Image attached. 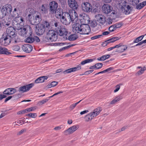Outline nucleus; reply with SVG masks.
Instances as JSON below:
<instances>
[{"instance_id": "1", "label": "nucleus", "mask_w": 146, "mask_h": 146, "mask_svg": "<svg viewBox=\"0 0 146 146\" xmlns=\"http://www.w3.org/2000/svg\"><path fill=\"white\" fill-rule=\"evenodd\" d=\"M72 28L74 33L81 35L88 34L91 31L90 27L87 24L76 23L72 25Z\"/></svg>"}, {"instance_id": "2", "label": "nucleus", "mask_w": 146, "mask_h": 146, "mask_svg": "<svg viewBox=\"0 0 146 146\" xmlns=\"http://www.w3.org/2000/svg\"><path fill=\"white\" fill-rule=\"evenodd\" d=\"M102 110V108L100 107L95 109L93 111L85 116L84 117L85 121L86 122L91 121L94 117L99 115Z\"/></svg>"}, {"instance_id": "3", "label": "nucleus", "mask_w": 146, "mask_h": 146, "mask_svg": "<svg viewBox=\"0 0 146 146\" xmlns=\"http://www.w3.org/2000/svg\"><path fill=\"white\" fill-rule=\"evenodd\" d=\"M24 23L23 18L20 16L15 17L13 21V25L18 30L21 29Z\"/></svg>"}, {"instance_id": "4", "label": "nucleus", "mask_w": 146, "mask_h": 146, "mask_svg": "<svg viewBox=\"0 0 146 146\" xmlns=\"http://www.w3.org/2000/svg\"><path fill=\"white\" fill-rule=\"evenodd\" d=\"M1 39L3 41L4 45L5 46L8 45L11 42L13 43H17L19 41V40H15V38H11L6 33L3 34Z\"/></svg>"}, {"instance_id": "5", "label": "nucleus", "mask_w": 146, "mask_h": 146, "mask_svg": "<svg viewBox=\"0 0 146 146\" xmlns=\"http://www.w3.org/2000/svg\"><path fill=\"white\" fill-rule=\"evenodd\" d=\"M55 29L60 36L66 35L68 33L67 29L63 26L60 25L57 23L54 24Z\"/></svg>"}, {"instance_id": "6", "label": "nucleus", "mask_w": 146, "mask_h": 146, "mask_svg": "<svg viewBox=\"0 0 146 146\" xmlns=\"http://www.w3.org/2000/svg\"><path fill=\"white\" fill-rule=\"evenodd\" d=\"M28 19H29L31 24L33 25H38V24H40L39 23L42 20L40 15H36L34 17L31 14H29L28 15Z\"/></svg>"}, {"instance_id": "7", "label": "nucleus", "mask_w": 146, "mask_h": 146, "mask_svg": "<svg viewBox=\"0 0 146 146\" xmlns=\"http://www.w3.org/2000/svg\"><path fill=\"white\" fill-rule=\"evenodd\" d=\"M48 40L51 41H54L57 39L56 32L53 30H50L47 33L46 36Z\"/></svg>"}, {"instance_id": "8", "label": "nucleus", "mask_w": 146, "mask_h": 146, "mask_svg": "<svg viewBox=\"0 0 146 146\" xmlns=\"http://www.w3.org/2000/svg\"><path fill=\"white\" fill-rule=\"evenodd\" d=\"M66 15L69 17L72 22H76L78 19V14L74 10L70 11L69 13H66Z\"/></svg>"}, {"instance_id": "9", "label": "nucleus", "mask_w": 146, "mask_h": 146, "mask_svg": "<svg viewBox=\"0 0 146 146\" xmlns=\"http://www.w3.org/2000/svg\"><path fill=\"white\" fill-rule=\"evenodd\" d=\"M1 11L3 15H8L11 12L12 7L10 5L6 4L3 6Z\"/></svg>"}, {"instance_id": "10", "label": "nucleus", "mask_w": 146, "mask_h": 146, "mask_svg": "<svg viewBox=\"0 0 146 146\" xmlns=\"http://www.w3.org/2000/svg\"><path fill=\"white\" fill-rule=\"evenodd\" d=\"M78 128V125H74L70 127L68 129L64 131L63 133L64 135H68L73 133Z\"/></svg>"}, {"instance_id": "11", "label": "nucleus", "mask_w": 146, "mask_h": 146, "mask_svg": "<svg viewBox=\"0 0 146 146\" xmlns=\"http://www.w3.org/2000/svg\"><path fill=\"white\" fill-rule=\"evenodd\" d=\"M82 10L86 12H90L92 9V5L89 3H84L82 4Z\"/></svg>"}, {"instance_id": "12", "label": "nucleus", "mask_w": 146, "mask_h": 146, "mask_svg": "<svg viewBox=\"0 0 146 146\" xmlns=\"http://www.w3.org/2000/svg\"><path fill=\"white\" fill-rule=\"evenodd\" d=\"M34 85L33 83H31L26 86L20 87L19 88V91L21 93H23L28 91Z\"/></svg>"}, {"instance_id": "13", "label": "nucleus", "mask_w": 146, "mask_h": 146, "mask_svg": "<svg viewBox=\"0 0 146 146\" xmlns=\"http://www.w3.org/2000/svg\"><path fill=\"white\" fill-rule=\"evenodd\" d=\"M96 21L99 24L103 25L105 22V17L102 15L99 14L95 16Z\"/></svg>"}, {"instance_id": "14", "label": "nucleus", "mask_w": 146, "mask_h": 146, "mask_svg": "<svg viewBox=\"0 0 146 146\" xmlns=\"http://www.w3.org/2000/svg\"><path fill=\"white\" fill-rule=\"evenodd\" d=\"M36 33L37 35H42L46 31L45 28H43V26H42L41 24L37 25L36 26Z\"/></svg>"}, {"instance_id": "15", "label": "nucleus", "mask_w": 146, "mask_h": 146, "mask_svg": "<svg viewBox=\"0 0 146 146\" xmlns=\"http://www.w3.org/2000/svg\"><path fill=\"white\" fill-rule=\"evenodd\" d=\"M81 68V66L80 64H79L76 67L74 68H71L64 71L63 73L64 74H67L69 73L72 72H75L76 71L80 70Z\"/></svg>"}, {"instance_id": "16", "label": "nucleus", "mask_w": 146, "mask_h": 146, "mask_svg": "<svg viewBox=\"0 0 146 146\" xmlns=\"http://www.w3.org/2000/svg\"><path fill=\"white\" fill-rule=\"evenodd\" d=\"M112 8L111 6L108 4H104L102 7V9L104 13L108 14L112 11Z\"/></svg>"}, {"instance_id": "17", "label": "nucleus", "mask_w": 146, "mask_h": 146, "mask_svg": "<svg viewBox=\"0 0 146 146\" xmlns=\"http://www.w3.org/2000/svg\"><path fill=\"white\" fill-rule=\"evenodd\" d=\"M68 4L69 6L73 9H76L78 7V5L75 0H68Z\"/></svg>"}, {"instance_id": "18", "label": "nucleus", "mask_w": 146, "mask_h": 146, "mask_svg": "<svg viewBox=\"0 0 146 146\" xmlns=\"http://www.w3.org/2000/svg\"><path fill=\"white\" fill-rule=\"evenodd\" d=\"M17 92L16 90L13 88H8L6 89L3 92L4 95H10L16 93Z\"/></svg>"}, {"instance_id": "19", "label": "nucleus", "mask_w": 146, "mask_h": 146, "mask_svg": "<svg viewBox=\"0 0 146 146\" xmlns=\"http://www.w3.org/2000/svg\"><path fill=\"white\" fill-rule=\"evenodd\" d=\"M60 20L61 22L65 25L69 24L71 21L70 19H69V17L66 15V13H65V17L64 16H62Z\"/></svg>"}, {"instance_id": "20", "label": "nucleus", "mask_w": 146, "mask_h": 146, "mask_svg": "<svg viewBox=\"0 0 146 146\" xmlns=\"http://www.w3.org/2000/svg\"><path fill=\"white\" fill-rule=\"evenodd\" d=\"M22 49L25 52L29 53L32 50L33 47L30 44H25L23 46Z\"/></svg>"}, {"instance_id": "21", "label": "nucleus", "mask_w": 146, "mask_h": 146, "mask_svg": "<svg viewBox=\"0 0 146 146\" xmlns=\"http://www.w3.org/2000/svg\"><path fill=\"white\" fill-rule=\"evenodd\" d=\"M81 22L83 23V24H87L90 21V18L89 16L86 15L82 16L80 19Z\"/></svg>"}, {"instance_id": "22", "label": "nucleus", "mask_w": 146, "mask_h": 146, "mask_svg": "<svg viewBox=\"0 0 146 146\" xmlns=\"http://www.w3.org/2000/svg\"><path fill=\"white\" fill-rule=\"evenodd\" d=\"M121 10L125 14L127 15L130 13L131 11V9L130 5H127Z\"/></svg>"}, {"instance_id": "23", "label": "nucleus", "mask_w": 146, "mask_h": 146, "mask_svg": "<svg viewBox=\"0 0 146 146\" xmlns=\"http://www.w3.org/2000/svg\"><path fill=\"white\" fill-rule=\"evenodd\" d=\"M48 78L47 76H44L40 77L35 80V83L36 84L42 83L44 82L45 80H46Z\"/></svg>"}, {"instance_id": "24", "label": "nucleus", "mask_w": 146, "mask_h": 146, "mask_svg": "<svg viewBox=\"0 0 146 146\" xmlns=\"http://www.w3.org/2000/svg\"><path fill=\"white\" fill-rule=\"evenodd\" d=\"M63 13L62 10L61 9H58L55 11V15L57 18L61 19Z\"/></svg>"}, {"instance_id": "25", "label": "nucleus", "mask_w": 146, "mask_h": 146, "mask_svg": "<svg viewBox=\"0 0 146 146\" xmlns=\"http://www.w3.org/2000/svg\"><path fill=\"white\" fill-rule=\"evenodd\" d=\"M119 38L118 37H114L104 42L102 44V45L103 46H105L107 45V44L111 43L117 40H119Z\"/></svg>"}, {"instance_id": "26", "label": "nucleus", "mask_w": 146, "mask_h": 146, "mask_svg": "<svg viewBox=\"0 0 146 146\" xmlns=\"http://www.w3.org/2000/svg\"><path fill=\"white\" fill-rule=\"evenodd\" d=\"M123 96L121 95H119L117 96L110 103V104L113 105L115 104L117 102L123 99Z\"/></svg>"}, {"instance_id": "27", "label": "nucleus", "mask_w": 146, "mask_h": 146, "mask_svg": "<svg viewBox=\"0 0 146 146\" xmlns=\"http://www.w3.org/2000/svg\"><path fill=\"white\" fill-rule=\"evenodd\" d=\"M0 54L9 55L11 54V53L7 48L0 46Z\"/></svg>"}, {"instance_id": "28", "label": "nucleus", "mask_w": 146, "mask_h": 146, "mask_svg": "<svg viewBox=\"0 0 146 146\" xmlns=\"http://www.w3.org/2000/svg\"><path fill=\"white\" fill-rule=\"evenodd\" d=\"M26 31L25 36H31L33 33V31L29 25H26Z\"/></svg>"}, {"instance_id": "29", "label": "nucleus", "mask_w": 146, "mask_h": 146, "mask_svg": "<svg viewBox=\"0 0 146 146\" xmlns=\"http://www.w3.org/2000/svg\"><path fill=\"white\" fill-rule=\"evenodd\" d=\"M138 69H140L136 73V75L137 76H139L141 75L146 70V68L145 67H142L141 66H138L137 67Z\"/></svg>"}, {"instance_id": "30", "label": "nucleus", "mask_w": 146, "mask_h": 146, "mask_svg": "<svg viewBox=\"0 0 146 146\" xmlns=\"http://www.w3.org/2000/svg\"><path fill=\"white\" fill-rule=\"evenodd\" d=\"M41 24L42 26H43V28H45V30H48L50 28V23L46 21H44Z\"/></svg>"}, {"instance_id": "31", "label": "nucleus", "mask_w": 146, "mask_h": 146, "mask_svg": "<svg viewBox=\"0 0 146 146\" xmlns=\"http://www.w3.org/2000/svg\"><path fill=\"white\" fill-rule=\"evenodd\" d=\"M26 25L23 28L22 27L21 29V31L19 32V34L22 36H25L26 31Z\"/></svg>"}, {"instance_id": "32", "label": "nucleus", "mask_w": 146, "mask_h": 146, "mask_svg": "<svg viewBox=\"0 0 146 146\" xmlns=\"http://www.w3.org/2000/svg\"><path fill=\"white\" fill-rule=\"evenodd\" d=\"M16 35L17 33L15 30V31H13L9 34L7 35H8L9 36L12 38H15V40H19L18 38V36Z\"/></svg>"}, {"instance_id": "33", "label": "nucleus", "mask_w": 146, "mask_h": 146, "mask_svg": "<svg viewBox=\"0 0 146 146\" xmlns=\"http://www.w3.org/2000/svg\"><path fill=\"white\" fill-rule=\"evenodd\" d=\"M127 3L124 0H121L119 3V6L121 10L123 9L127 5Z\"/></svg>"}, {"instance_id": "34", "label": "nucleus", "mask_w": 146, "mask_h": 146, "mask_svg": "<svg viewBox=\"0 0 146 146\" xmlns=\"http://www.w3.org/2000/svg\"><path fill=\"white\" fill-rule=\"evenodd\" d=\"M110 57V55L109 54H106L98 58L97 59L99 61H104L109 58Z\"/></svg>"}, {"instance_id": "35", "label": "nucleus", "mask_w": 146, "mask_h": 146, "mask_svg": "<svg viewBox=\"0 0 146 146\" xmlns=\"http://www.w3.org/2000/svg\"><path fill=\"white\" fill-rule=\"evenodd\" d=\"M127 48V45H123L122 44L121 46H120V48H119L118 51L120 52H122L126 50Z\"/></svg>"}, {"instance_id": "36", "label": "nucleus", "mask_w": 146, "mask_h": 146, "mask_svg": "<svg viewBox=\"0 0 146 146\" xmlns=\"http://www.w3.org/2000/svg\"><path fill=\"white\" fill-rule=\"evenodd\" d=\"M77 38V36L75 34H73L70 35L68 37V39L70 41H73Z\"/></svg>"}, {"instance_id": "37", "label": "nucleus", "mask_w": 146, "mask_h": 146, "mask_svg": "<svg viewBox=\"0 0 146 146\" xmlns=\"http://www.w3.org/2000/svg\"><path fill=\"white\" fill-rule=\"evenodd\" d=\"M94 60V59H87L82 61L81 63V64L82 65H84L86 63H90L92 62Z\"/></svg>"}, {"instance_id": "38", "label": "nucleus", "mask_w": 146, "mask_h": 146, "mask_svg": "<svg viewBox=\"0 0 146 146\" xmlns=\"http://www.w3.org/2000/svg\"><path fill=\"white\" fill-rule=\"evenodd\" d=\"M144 36L143 35L137 38L133 41V43H137L139 42L141 40L143 39Z\"/></svg>"}, {"instance_id": "39", "label": "nucleus", "mask_w": 146, "mask_h": 146, "mask_svg": "<svg viewBox=\"0 0 146 146\" xmlns=\"http://www.w3.org/2000/svg\"><path fill=\"white\" fill-rule=\"evenodd\" d=\"M13 31H15V29L12 27H9L7 29L6 33L9 35Z\"/></svg>"}, {"instance_id": "40", "label": "nucleus", "mask_w": 146, "mask_h": 146, "mask_svg": "<svg viewBox=\"0 0 146 146\" xmlns=\"http://www.w3.org/2000/svg\"><path fill=\"white\" fill-rule=\"evenodd\" d=\"M34 41V39L33 38L29 37L25 39V42L27 43H31Z\"/></svg>"}, {"instance_id": "41", "label": "nucleus", "mask_w": 146, "mask_h": 146, "mask_svg": "<svg viewBox=\"0 0 146 146\" xmlns=\"http://www.w3.org/2000/svg\"><path fill=\"white\" fill-rule=\"evenodd\" d=\"M58 83V82H52L50 84H49L48 85V88H50L52 87H54L57 85Z\"/></svg>"}, {"instance_id": "42", "label": "nucleus", "mask_w": 146, "mask_h": 146, "mask_svg": "<svg viewBox=\"0 0 146 146\" xmlns=\"http://www.w3.org/2000/svg\"><path fill=\"white\" fill-rule=\"evenodd\" d=\"M39 9L41 12L42 13H44L46 10V6L44 5H42V6L39 8Z\"/></svg>"}, {"instance_id": "43", "label": "nucleus", "mask_w": 146, "mask_h": 146, "mask_svg": "<svg viewBox=\"0 0 146 146\" xmlns=\"http://www.w3.org/2000/svg\"><path fill=\"white\" fill-rule=\"evenodd\" d=\"M48 100V98H46L41 101H39L38 103V104L39 105H41L47 102Z\"/></svg>"}, {"instance_id": "44", "label": "nucleus", "mask_w": 146, "mask_h": 146, "mask_svg": "<svg viewBox=\"0 0 146 146\" xmlns=\"http://www.w3.org/2000/svg\"><path fill=\"white\" fill-rule=\"evenodd\" d=\"M26 116L31 118H35L37 117V115L36 113H29L26 115Z\"/></svg>"}, {"instance_id": "45", "label": "nucleus", "mask_w": 146, "mask_h": 146, "mask_svg": "<svg viewBox=\"0 0 146 146\" xmlns=\"http://www.w3.org/2000/svg\"><path fill=\"white\" fill-rule=\"evenodd\" d=\"M50 4L51 5H53V8L56 10L58 7V4L57 3H55L54 1H53L51 2Z\"/></svg>"}, {"instance_id": "46", "label": "nucleus", "mask_w": 146, "mask_h": 146, "mask_svg": "<svg viewBox=\"0 0 146 146\" xmlns=\"http://www.w3.org/2000/svg\"><path fill=\"white\" fill-rule=\"evenodd\" d=\"M12 49L14 51H18L20 49V47L17 45H15L13 46L12 47Z\"/></svg>"}, {"instance_id": "47", "label": "nucleus", "mask_w": 146, "mask_h": 146, "mask_svg": "<svg viewBox=\"0 0 146 146\" xmlns=\"http://www.w3.org/2000/svg\"><path fill=\"white\" fill-rule=\"evenodd\" d=\"M103 66V64L102 63H98L95 64L96 68L99 69L101 68Z\"/></svg>"}, {"instance_id": "48", "label": "nucleus", "mask_w": 146, "mask_h": 146, "mask_svg": "<svg viewBox=\"0 0 146 146\" xmlns=\"http://www.w3.org/2000/svg\"><path fill=\"white\" fill-rule=\"evenodd\" d=\"M114 25H112L109 27V30L110 32H112L116 29V28Z\"/></svg>"}, {"instance_id": "49", "label": "nucleus", "mask_w": 146, "mask_h": 146, "mask_svg": "<svg viewBox=\"0 0 146 146\" xmlns=\"http://www.w3.org/2000/svg\"><path fill=\"white\" fill-rule=\"evenodd\" d=\"M120 84H118L115 86L116 89L114 90V92L115 93L119 91L120 88Z\"/></svg>"}, {"instance_id": "50", "label": "nucleus", "mask_w": 146, "mask_h": 146, "mask_svg": "<svg viewBox=\"0 0 146 146\" xmlns=\"http://www.w3.org/2000/svg\"><path fill=\"white\" fill-rule=\"evenodd\" d=\"M102 35H96L95 36H94L93 37H92L91 38V39L92 40H94L97 38H99L102 36Z\"/></svg>"}, {"instance_id": "51", "label": "nucleus", "mask_w": 146, "mask_h": 146, "mask_svg": "<svg viewBox=\"0 0 146 146\" xmlns=\"http://www.w3.org/2000/svg\"><path fill=\"white\" fill-rule=\"evenodd\" d=\"M116 29L119 28L122 26V24L121 23H116L114 25Z\"/></svg>"}, {"instance_id": "52", "label": "nucleus", "mask_w": 146, "mask_h": 146, "mask_svg": "<svg viewBox=\"0 0 146 146\" xmlns=\"http://www.w3.org/2000/svg\"><path fill=\"white\" fill-rule=\"evenodd\" d=\"M139 2V0H132V4L133 5H137Z\"/></svg>"}, {"instance_id": "53", "label": "nucleus", "mask_w": 146, "mask_h": 146, "mask_svg": "<svg viewBox=\"0 0 146 146\" xmlns=\"http://www.w3.org/2000/svg\"><path fill=\"white\" fill-rule=\"evenodd\" d=\"M28 112L33 111L36 109V107H32L29 108H27Z\"/></svg>"}, {"instance_id": "54", "label": "nucleus", "mask_w": 146, "mask_h": 146, "mask_svg": "<svg viewBox=\"0 0 146 146\" xmlns=\"http://www.w3.org/2000/svg\"><path fill=\"white\" fill-rule=\"evenodd\" d=\"M143 7L142 5V4L141 3H140L139 4L137 5L136 8L138 9H141Z\"/></svg>"}, {"instance_id": "55", "label": "nucleus", "mask_w": 146, "mask_h": 146, "mask_svg": "<svg viewBox=\"0 0 146 146\" xmlns=\"http://www.w3.org/2000/svg\"><path fill=\"white\" fill-rule=\"evenodd\" d=\"M76 105V104H75V103L73 104L70 106L69 108L71 110H72L75 108Z\"/></svg>"}, {"instance_id": "56", "label": "nucleus", "mask_w": 146, "mask_h": 146, "mask_svg": "<svg viewBox=\"0 0 146 146\" xmlns=\"http://www.w3.org/2000/svg\"><path fill=\"white\" fill-rule=\"evenodd\" d=\"M33 38L34 39V41L35 40L37 42H40V40L38 36H35Z\"/></svg>"}, {"instance_id": "57", "label": "nucleus", "mask_w": 146, "mask_h": 146, "mask_svg": "<svg viewBox=\"0 0 146 146\" xmlns=\"http://www.w3.org/2000/svg\"><path fill=\"white\" fill-rule=\"evenodd\" d=\"M26 131V129H23L19 131L17 134V135H20L23 133L24 132H25Z\"/></svg>"}, {"instance_id": "58", "label": "nucleus", "mask_w": 146, "mask_h": 146, "mask_svg": "<svg viewBox=\"0 0 146 146\" xmlns=\"http://www.w3.org/2000/svg\"><path fill=\"white\" fill-rule=\"evenodd\" d=\"M113 69V68L112 67H110L109 68L107 69L104 70V73H105L106 72H109V71L112 70Z\"/></svg>"}, {"instance_id": "59", "label": "nucleus", "mask_w": 146, "mask_h": 146, "mask_svg": "<svg viewBox=\"0 0 146 146\" xmlns=\"http://www.w3.org/2000/svg\"><path fill=\"white\" fill-rule=\"evenodd\" d=\"M113 69V68L112 67H110L109 68L107 69L104 70V73H105L106 72H109V71L112 70Z\"/></svg>"}, {"instance_id": "60", "label": "nucleus", "mask_w": 146, "mask_h": 146, "mask_svg": "<svg viewBox=\"0 0 146 146\" xmlns=\"http://www.w3.org/2000/svg\"><path fill=\"white\" fill-rule=\"evenodd\" d=\"M65 43H62V42H61V43L58 42V43H56L55 44V46H62L64 45V44Z\"/></svg>"}, {"instance_id": "61", "label": "nucleus", "mask_w": 146, "mask_h": 146, "mask_svg": "<svg viewBox=\"0 0 146 146\" xmlns=\"http://www.w3.org/2000/svg\"><path fill=\"white\" fill-rule=\"evenodd\" d=\"M7 97V96L5 95L0 94V100H1Z\"/></svg>"}, {"instance_id": "62", "label": "nucleus", "mask_w": 146, "mask_h": 146, "mask_svg": "<svg viewBox=\"0 0 146 146\" xmlns=\"http://www.w3.org/2000/svg\"><path fill=\"white\" fill-rule=\"evenodd\" d=\"M12 98V96H10L8 97L5 100V102H6L8 100H10Z\"/></svg>"}, {"instance_id": "63", "label": "nucleus", "mask_w": 146, "mask_h": 146, "mask_svg": "<svg viewBox=\"0 0 146 146\" xmlns=\"http://www.w3.org/2000/svg\"><path fill=\"white\" fill-rule=\"evenodd\" d=\"M7 115V113H1V114L0 115V119H1L3 118V117H4Z\"/></svg>"}, {"instance_id": "64", "label": "nucleus", "mask_w": 146, "mask_h": 146, "mask_svg": "<svg viewBox=\"0 0 146 146\" xmlns=\"http://www.w3.org/2000/svg\"><path fill=\"white\" fill-rule=\"evenodd\" d=\"M89 112L88 110H85L80 112L81 115H83L88 113Z\"/></svg>"}]
</instances>
